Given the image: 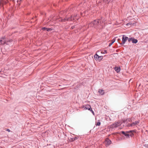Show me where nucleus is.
Here are the masks:
<instances>
[{
    "label": "nucleus",
    "instance_id": "20e7f679",
    "mask_svg": "<svg viewBox=\"0 0 148 148\" xmlns=\"http://www.w3.org/2000/svg\"><path fill=\"white\" fill-rule=\"evenodd\" d=\"M105 143L106 146L107 147L111 144V141L108 138H107L105 140Z\"/></svg>",
    "mask_w": 148,
    "mask_h": 148
},
{
    "label": "nucleus",
    "instance_id": "2eb2a0df",
    "mask_svg": "<svg viewBox=\"0 0 148 148\" xmlns=\"http://www.w3.org/2000/svg\"><path fill=\"white\" fill-rule=\"evenodd\" d=\"M133 38H128V41L129 42H130L131 41H132V40L133 39Z\"/></svg>",
    "mask_w": 148,
    "mask_h": 148
},
{
    "label": "nucleus",
    "instance_id": "1a4fd4ad",
    "mask_svg": "<svg viewBox=\"0 0 148 148\" xmlns=\"http://www.w3.org/2000/svg\"><path fill=\"white\" fill-rule=\"evenodd\" d=\"M98 92L101 95H103L104 93V90L101 89H99Z\"/></svg>",
    "mask_w": 148,
    "mask_h": 148
},
{
    "label": "nucleus",
    "instance_id": "423d86ee",
    "mask_svg": "<svg viewBox=\"0 0 148 148\" xmlns=\"http://www.w3.org/2000/svg\"><path fill=\"white\" fill-rule=\"evenodd\" d=\"M83 108L85 110H91V106L89 105H86L85 106H84Z\"/></svg>",
    "mask_w": 148,
    "mask_h": 148
},
{
    "label": "nucleus",
    "instance_id": "dca6fc26",
    "mask_svg": "<svg viewBox=\"0 0 148 148\" xmlns=\"http://www.w3.org/2000/svg\"><path fill=\"white\" fill-rule=\"evenodd\" d=\"M100 124H101V123L99 121V122H97V123L96 124V126H97V125L99 126V125H100Z\"/></svg>",
    "mask_w": 148,
    "mask_h": 148
},
{
    "label": "nucleus",
    "instance_id": "b1692460",
    "mask_svg": "<svg viewBox=\"0 0 148 148\" xmlns=\"http://www.w3.org/2000/svg\"><path fill=\"white\" fill-rule=\"evenodd\" d=\"M77 139V138L76 137H75L74 138V139L75 140Z\"/></svg>",
    "mask_w": 148,
    "mask_h": 148
},
{
    "label": "nucleus",
    "instance_id": "f8f14e48",
    "mask_svg": "<svg viewBox=\"0 0 148 148\" xmlns=\"http://www.w3.org/2000/svg\"><path fill=\"white\" fill-rule=\"evenodd\" d=\"M115 41V39L114 38L112 40L111 42L109 43V46L110 47L114 42Z\"/></svg>",
    "mask_w": 148,
    "mask_h": 148
},
{
    "label": "nucleus",
    "instance_id": "0eeeda50",
    "mask_svg": "<svg viewBox=\"0 0 148 148\" xmlns=\"http://www.w3.org/2000/svg\"><path fill=\"white\" fill-rule=\"evenodd\" d=\"M139 123V121H136L135 122H134L132 123V124H130V125L131 126H134L136 125H137Z\"/></svg>",
    "mask_w": 148,
    "mask_h": 148
},
{
    "label": "nucleus",
    "instance_id": "5701e85b",
    "mask_svg": "<svg viewBox=\"0 0 148 148\" xmlns=\"http://www.w3.org/2000/svg\"><path fill=\"white\" fill-rule=\"evenodd\" d=\"M7 130V131H8V132H10V130L9 129H7V130Z\"/></svg>",
    "mask_w": 148,
    "mask_h": 148
},
{
    "label": "nucleus",
    "instance_id": "4be33fe9",
    "mask_svg": "<svg viewBox=\"0 0 148 148\" xmlns=\"http://www.w3.org/2000/svg\"><path fill=\"white\" fill-rule=\"evenodd\" d=\"M104 52H104V53L103 52H101V53H107V51H106V50H105V51H104Z\"/></svg>",
    "mask_w": 148,
    "mask_h": 148
},
{
    "label": "nucleus",
    "instance_id": "412c9836",
    "mask_svg": "<svg viewBox=\"0 0 148 148\" xmlns=\"http://www.w3.org/2000/svg\"><path fill=\"white\" fill-rule=\"evenodd\" d=\"M89 26V27H95V25H92L91 26H89Z\"/></svg>",
    "mask_w": 148,
    "mask_h": 148
},
{
    "label": "nucleus",
    "instance_id": "7ed1b4c3",
    "mask_svg": "<svg viewBox=\"0 0 148 148\" xmlns=\"http://www.w3.org/2000/svg\"><path fill=\"white\" fill-rule=\"evenodd\" d=\"M70 17H66L64 19H62V18H60L59 21H70L72 20H75V19L74 18H72V16H70Z\"/></svg>",
    "mask_w": 148,
    "mask_h": 148
},
{
    "label": "nucleus",
    "instance_id": "aec40b11",
    "mask_svg": "<svg viewBox=\"0 0 148 148\" xmlns=\"http://www.w3.org/2000/svg\"><path fill=\"white\" fill-rule=\"evenodd\" d=\"M90 111L92 112V113L94 115V113L93 111L92 110V109L91 108V110H90Z\"/></svg>",
    "mask_w": 148,
    "mask_h": 148
},
{
    "label": "nucleus",
    "instance_id": "6e6552de",
    "mask_svg": "<svg viewBox=\"0 0 148 148\" xmlns=\"http://www.w3.org/2000/svg\"><path fill=\"white\" fill-rule=\"evenodd\" d=\"M132 131H130L127 132H124L122 131V133L124 135L128 137L129 136V135L128 134V133H129V132H131Z\"/></svg>",
    "mask_w": 148,
    "mask_h": 148
},
{
    "label": "nucleus",
    "instance_id": "6ab92c4d",
    "mask_svg": "<svg viewBox=\"0 0 148 148\" xmlns=\"http://www.w3.org/2000/svg\"><path fill=\"white\" fill-rule=\"evenodd\" d=\"M51 30H52V29H51V28H47V31H51Z\"/></svg>",
    "mask_w": 148,
    "mask_h": 148
},
{
    "label": "nucleus",
    "instance_id": "ddd939ff",
    "mask_svg": "<svg viewBox=\"0 0 148 148\" xmlns=\"http://www.w3.org/2000/svg\"><path fill=\"white\" fill-rule=\"evenodd\" d=\"M114 69L116 72L118 73V72L120 71V68L116 67Z\"/></svg>",
    "mask_w": 148,
    "mask_h": 148
},
{
    "label": "nucleus",
    "instance_id": "39448f33",
    "mask_svg": "<svg viewBox=\"0 0 148 148\" xmlns=\"http://www.w3.org/2000/svg\"><path fill=\"white\" fill-rule=\"evenodd\" d=\"M128 39V38L125 36V35H123L122 37V42L121 44L123 45L125 43L126 41Z\"/></svg>",
    "mask_w": 148,
    "mask_h": 148
},
{
    "label": "nucleus",
    "instance_id": "f3484780",
    "mask_svg": "<svg viewBox=\"0 0 148 148\" xmlns=\"http://www.w3.org/2000/svg\"><path fill=\"white\" fill-rule=\"evenodd\" d=\"M99 59L98 60L99 61H100L103 58V57H102V56H99Z\"/></svg>",
    "mask_w": 148,
    "mask_h": 148
},
{
    "label": "nucleus",
    "instance_id": "a211bd4d",
    "mask_svg": "<svg viewBox=\"0 0 148 148\" xmlns=\"http://www.w3.org/2000/svg\"><path fill=\"white\" fill-rule=\"evenodd\" d=\"M42 29L43 30H46V31H47V28H45V27H44V28H43Z\"/></svg>",
    "mask_w": 148,
    "mask_h": 148
},
{
    "label": "nucleus",
    "instance_id": "9d476101",
    "mask_svg": "<svg viewBox=\"0 0 148 148\" xmlns=\"http://www.w3.org/2000/svg\"><path fill=\"white\" fill-rule=\"evenodd\" d=\"M120 125V123L118 122L116 123L113 124V127H118Z\"/></svg>",
    "mask_w": 148,
    "mask_h": 148
},
{
    "label": "nucleus",
    "instance_id": "9b49d317",
    "mask_svg": "<svg viewBox=\"0 0 148 148\" xmlns=\"http://www.w3.org/2000/svg\"><path fill=\"white\" fill-rule=\"evenodd\" d=\"M95 59L97 60H98L99 59V56L96 54L94 56Z\"/></svg>",
    "mask_w": 148,
    "mask_h": 148
},
{
    "label": "nucleus",
    "instance_id": "4468645a",
    "mask_svg": "<svg viewBox=\"0 0 148 148\" xmlns=\"http://www.w3.org/2000/svg\"><path fill=\"white\" fill-rule=\"evenodd\" d=\"M132 42L133 43H136L137 42L138 40L137 39H135L133 38L132 40Z\"/></svg>",
    "mask_w": 148,
    "mask_h": 148
},
{
    "label": "nucleus",
    "instance_id": "f03ea898",
    "mask_svg": "<svg viewBox=\"0 0 148 148\" xmlns=\"http://www.w3.org/2000/svg\"><path fill=\"white\" fill-rule=\"evenodd\" d=\"M99 20H95L93 22H92L89 24V26H91L92 24L93 25H95V28H99V27H97V25L99 24Z\"/></svg>",
    "mask_w": 148,
    "mask_h": 148
},
{
    "label": "nucleus",
    "instance_id": "f257e3e1",
    "mask_svg": "<svg viewBox=\"0 0 148 148\" xmlns=\"http://www.w3.org/2000/svg\"><path fill=\"white\" fill-rule=\"evenodd\" d=\"M12 41V40H6L4 38H1V40H0V45H3L7 44L8 45V42H11Z\"/></svg>",
    "mask_w": 148,
    "mask_h": 148
},
{
    "label": "nucleus",
    "instance_id": "393cba45",
    "mask_svg": "<svg viewBox=\"0 0 148 148\" xmlns=\"http://www.w3.org/2000/svg\"><path fill=\"white\" fill-rule=\"evenodd\" d=\"M130 124H131L129 125L128 126H131L130 125Z\"/></svg>",
    "mask_w": 148,
    "mask_h": 148
}]
</instances>
